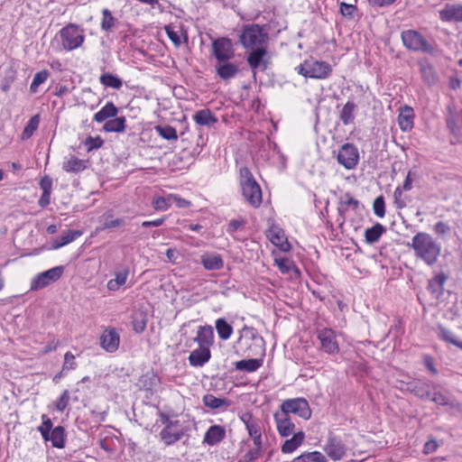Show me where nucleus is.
<instances>
[{"label": "nucleus", "mask_w": 462, "mask_h": 462, "mask_svg": "<svg viewBox=\"0 0 462 462\" xmlns=\"http://www.w3.org/2000/svg\"><path fill=\"white\" fill-rule=\"evenodd\" d=\"M211 358L210 348H206L202 346H199L197 349L193 350L189 357V363L191 366L194 367H202L205 364H207Z\"/></svg>", "instance_id": "5701e85b"}, {"label": "nucleus", "mask_w": 462, "mask_h": 462, "mask_svg": "<svg viewBox=\"0 0 462 462\" xmlns=\"http://www.w3.org/2000/svg\"><path fill=\"white\" fill-rule=\"evenodd\" d=\"M263 453L257 450L249 449L238 462H255Z\"/></svg>", "instance_id": "69168bd1"}, {"label": "nucleus", "mask_w": 462, "mask_h": 462, "mask_svg": "<svg viewBox=\"0 0 462 462\" xmlns=\"http://www.w3.org/2000/svg\"><path fill=\"white\" fill-rule=\"evenodd\" d=\"M356 11L357 7L355 5L346 4L345 2L340 4V13L344 17L347 19H353L354 13Z\"/></svg>", "instance_id": "680f3d73"}, {"label": "nucleus", "mask_w": 462, "mask_h": 462, "mask_svg": "<svg viewBox=\"0 0 462 462\" xmlns=\"http://www.w3.org/2000/svg\"><path fill=\"white\" fill-rule=\"evenodd\" d=\"M103 144H104V140L99 135H97L96 137L89 135L84 141V145L87 148V151L88 152L93 150L101 148Z\"/></svg>", "instance_id": "6e6d98bb"}, {"label": "nucleus", "mask_w": 462, "mask_h": 462, "mask_svg": "<svg viewBox=\"0 0 462 462\" xmlns=\"http://www.w3.org/2000/svg\"><path fill=\"white\" fill-rule=\"evenodd\" d=\"M318 338L321 343V348L328 354L338 352V344L336 340L335 332L331 328L318 329Z\"/></svg>", "instance_id": "2eb2a0df"}, {"label": "nucleus", "mask_w": 462, "mask_h": 462, "mask_svg": "<svg viewBox=\"0 0 462 462\" xmlns=\"http://www.w3.org/2000/svg\"><path fill=\"white\" fill-rule=\"evenodd\" d=\"M402 44L406 49L414 52L433 54L435 48L425 37L416 30H405L401 33Z\"/></svg>", "instance_id": "39448f33"}, {"label": "nucleus", "mask_w": 462, "mask_h": 462, "mask_svg": "<svg viewBox=\"0 0 462 462\" xmlns=\"http://www.w3.org/2000/svg\"><path fill=\"white\" fill-rule=\"evenodd\" d=\"M240 186L245 201L254 208H259L263 202L262 189L247 167L240 169Z\"/></svg>", "instance_id": "7ed1b4c3"}, {"label": "nucleus", "mask_w": 462, "mask_h": 462, "mask_svg": "<svg viewBox=\"0 0 462 462\" xmlns=\"http://www.w3.org/2000/svg\"><path fill=\"white\" fill-rule=\"evenodd\" d=\"M102 129L106 133H124L126 129V118L125 116H116L107 120Z\"/></svg>", "instance_id": "7c9ffc66"}, {"label": "nucleus", "mask_w": 462, "mask_h": 462, "mask_svg": "<svg viewBox=\"0 0 462 462\" xmlns=\"http://www.w3.org/2000/svg\"><path fill=\"white\" fill-rule=\"evenodd\" d=\"M358 207L359 201L353 198L349 192H346L339 200L337 208L338 214L344 217L348 208H352V209L356 210Z\"/></svg>", "instance_id": "4c0bfd02"}, {"label": "nucleus", "mask_w": 462, "mask_h": 462, "mask_svg": "<svg viewBox=\"0 0 462 462\" xmlns=\"http://www.w3.org/2000/svg\"><path fill=\"white\" fill-rule=\"evenodd\" d=\"M63 371L73 370L77 367L75 362V356L71 352H67L64 356V364L62 365Z\"/></svg>", "instance_id": "0e129e2a"}, {"label": "nucleus", "mask_w": 462, "mask_h": 462, "mask_svg": "<svg viewBox=\"0 0 462 462\" xmlns=\"http://www.w3.org/2000/svg\"><path fill=\"white\" fill-rule=\"evenodd\" d=\"M62 169L66 172L79 173L87 169V161L72 155L69 160L63 162Z\"/></svg>", "instance_id": "2f4dec72"}, {"label": "nucleus", "mask_w": 462, "mask_h": 462, "mask_svg": "<svg viewBox=\"0 0 462 462\" xmlns=\"http://www.w3.org/2000/svg\"><path fill=\"white\" fill-rule=\"evenodd\" d=\"M414 111L409 106L400 108L398 116V124L402 131L409 132L413 128Z\"/></svg>", "instance_id": "bb28decb"}, {"label": "nucleus", "mask_w": 462, "mask_h": 462, "mask_svg": "<svg viewBox=\"0 0 462 462\" xmlns=\"http://www.w3.org/2000/svg\"><path fill=\"white\" fill-rule=\"evenodd\" d=\"M40 124V115H34L30 118L27 125H25L23 131V139H28L30 138L33 133L37 130Z\"/></svg>", "instance_id": "8fccbe9b"}, {"label": "nucleus", "mask_w": 462, "mask_h": 462, "mask_svg": "<svg viewBox=\"0 0 462 462\" xmlns=\"http://www.w3.org/2000/svg\"><path fill=\"white\" fill-rule=\"evenodd\" d=\"M40 188L42 189V192L44 193H51L52 190V179L45 175L43 176L40 182H39Z\"/></svg>", "instance_id": "338daca9"}, {"label": "nucleus", "mask_w": 462, "mask_h": 462, "mask_svg": "<svg viewBox=\"0 0 462 462\" xmlns=\"http://www.w3.org/2000/svg\"><path fill=\"white\" fill-rule=\"evenodd\" d=\"M438 328L440 338L462 349V341H459L451 331L445 328L442 325H439Z\"/></svg>", "instance_id": "09e8293b"}, {"label": "nucleus", "mask_w": 462, "mask_h": 462, "mask_svg": "<svg viewBox=\"0 0 462 462\" xmlns=\"http://www.w3.org/2000/svg\"><path fill=\"white\" fill-rule=\"evenodd\" d=\"M50 76V72L47 69L37 72L31 83L30 91L31 93H36L41 84L44 83Z\"/></svg>", "instance_id": "3c124183"}, {"label": "nucleus", "mask_w": 462, "mask_h": 462, "mask_svg": "<svg viewBox=\"0 0 462 462\" xmlns=\"http://www.w3.org/2000/svg\"><path fill=\"white\" fill-rule=\"evenodd\" d=\"M203 404L212 410L220 409L222 407L227 408L230 406L231 402L226 398H217L211 393L203 396Z\"/></svg>", "instance_id": "f704fd0d"}, {"label": "nucleus", "mask_w": 462, "mask_h": 462, "mask_svg": "<svg viewBox=\"0 0 462 462\" xmlns=\"http://www.w3.org/2000/svg\"><path fill=\"white\" fill-rule=\"evenodd\" d=\"M215 69L217 76L223 80L235 78L239 71L238 66L229 60L217 61Z\"/></svg>", "instance_id": "b1692460"}, {"label": "nucleus", "mask_w": 462, "mask_h": 462, "mask_svg": "<svg viewBox=\"0 0 462 462\" xmlns=\"http://www.w3.org/2000/svg\"><path fill=\"white\" fill-rule=\"evenodd\" d=\"M201 263L206 270L217 271L223 267V260L219 254H205L201 258Z\"/></svg>", "instance_id": "a19ab883"}, {"label": "nucleus", "mask_w": 462, "mask_h": 462, "mask_svg": "<svg viewBox=\"0 0 462 462\" xmlns=\"http://www.w3.org/2000/svg\"><path fill=\"white\" fill-rule=\"evenodd\" d=\"M356 109V105L353 101H347L345 104L339 115V119L344 125H348L354 122Z\"/></svg>", "instance_id": "79ce46f5"}, {"label": "nucleus", "mask_w": 462, "mask_h": 462, "mask_svg": "<svg viewBox=\"0 0 462 462\" xmlns=\"http://www.w3.org/2000/svg\"><path fill=\"white\" fill-rule=\"evenodd\" d=\"M66 431L63 426H56L50 432L47 441H51L52 447L57 448H63L65 447Z\"/></svg>", "instance_id": "c756f323"}, {"label": "nucleus", "mask_w": 462, "mask_h": 462, "mask_svg": "<svg viewBox=\"0 0 462 462\" xmlns=\"http://www.w3.org/2000/svg\"><path fill=\"white\" fill-rule=\"evenodd\" d=\"M418 66L420 68V73L422 81L428 87L436 86L439 81V74L433 66V64L427 59L423 58L418 60Z\"/></svg>", "instance_id": "f8f14e48"}, {"label": "nucleus", "mask_w": 462, "mask_h": 462, "mask_svg": "<svg viewBox=\"0 0 462 462\" xmlns=\"http://www.w3.org/2000/svg\"><path fill=\"white\" fill-rule=\"evenodd\" d=\"M304 439L305 434L303 431L293 433V436L290 439L285 440V442L282 445V452L284 454L293 452L302 444Z\"/></svg>", "instance_id": "473e14b6"}, {"label": "nucleus", "mask_w": 462, "mask_h": 462, "mask_svg": "<svg viewBox=\"0 0 462 462\" xmlns=\"http://www.w3.org/2000/svg\"><path fill=\"white\" fill-rule=\"evenodd\" d=\"M69 402V392L68 390H64L60 394V398L55 402V408L59 411H63Z\"/></svg>", "instance_id": "bf43d9fd"}, {"label": "nucleus", "mask_w": 462, "mask_h": 462, "mask_svg": "<svg viewBox=\"0 0 462 462\" xmlns=\"http://www.w3.org/2000/svg\"><path fill=\"white\" fill-rule=\"evenodd\" d=\"M100 346L107 353H115L120 344V335L115 328H106L100 336Z\"/></svg>", "instance_id": "ddd939ff"}, {"label": "nucleus", "mask_w": 462, "mask_h": 462, "mask_svg": "<svg viewBox=\"0 0 462 462\" xmlns=\"http://www.w3.org/2000/svg\"><path fill=\"white\" fill-rule=\"evenodd\" d=\"M62 48L72 51L80 48L85 42V30L80 25L69 23L59 31Z\"/></svg>", "instance_id": "20e7f679"}, {"label": "nucleus", "mask_w": 462, "mask_h": 462, "mask_svg": "<svg viewBox=\"0 0 462 462\" xmlns=\"http://www.w3.org/2000/svg\"><path fill=\"white\" fill-rule=\"evenodd\" d=\"M263 365V361L261 359L251 358V359H243L235 363V367L239 371L245 372H254Z\"/></svg>", "instance_id": "37998d69"}, {"label": "nucleus", "mask_w": 462, "mask_h": 462, "mask_svg": "<svg viewBox=\"0 0 462 462\" xmlns=\"http://www.w3.org/2000/svg\"><path fill=\"white\" fill-rule=\"evenodd\" d=\"M281 413H293L299 417L308 420L311 416L309 402L303 398L287 399L281 404Z\"/></svg>", "instance_id": "6e6552de"}, {"label": "nucleus", "mask_w": 462, "mask_h": 462, "mask_svg": "<svg viewBox=\"0 0 462 462\" xmlns=\"http://www.w3.org/2000/svg\"><path fill=\"white\" fill-rule=\"evenodd\" d=\"M216 328L219 337L223 340L228 339L233 331L232 326L226 319H217Z\"/></svg>", "instance_id": "de8ad7c7"}, {"label": "nucleus", "mask_w": 462, "mask_h": 462, "mask_svg": "<svg viewBox=\"0 0 462 462\" xmlns=\"http://www.w3.org/2000/svg\"><path fill=\"white\" fill-rule=\"evenodd\" d=\"M433 389L434 393L433 394L430 393V398L429 400H431L436 404L441 406H447L450 404V399L448 395L444 394L441 392L436 391V386H433Z\"/></svg>", "instance_id": "4d7b16f0"}, {"label": "nucleus", "mask_w": 462, "mask_h": 462, "mask_svg": "<svg viewBox=\"0 0 462 462\" xmlns=\"http://www.w3.org/2000/svg\"><path fill=\"white\" fill-rule=\"evenodd\" d=\"M269 42V28L266 24H245L239 34V42L245 49L266 46Z\"/></svg>", "instance_id": "f03ea898"}, {"label": "nucleus", "mask_w": 462, "mask_h": 462, "mask_svg": "<svg viewBox=\"0 0 462 462\" xmlns=\"http://www.w3.org/2000/svg\"><path fill=\"white\" fill-rule=\"evenodd\" d=\"M118 108L113 102H107L98 112L94 115L93 120L97 123H103L116 117Z\"/></svg>", "instance_id": "c85d7f7f"}, {"label": "nucleus", "mask_w": 462, "mask_h": 462, "mask_svg": "<svg viewBox=\"0 0 462 462\" xmlns=\"http://www.w3.org/2000/svg\"><path fill=\"white\" fill-rule=\"evenodd\" d=\"M275 263L277 264V266L282 273L288 274L291 272H292L293 273L292 277H294V278L300 277V272L291 260H290L286 257L278 258V259H275Z\"/></svg>", "instance_id": "e433bc0d"}, {"label": "nucleus", "mask_w": 462, "mask_h": 462, "mask_svg": "<svg viewBox=\"0 0 462 462\" xmlns=\"http://www.w3.org/2000/svg\"><path fill=\"white\" fill-rule=\"evenodd\" d=\"M129 275V269L126 267L122 271L115 273V278L107 282V289L112 291L119 290V288L125 284Z\"/></svg>", "instance_id": "ea45409f"}, {"label": "nucleus", "mask_w": 462, "mask_h": 462, "mask_svg": "<svg viewBox=\"0 0 462 462\" xmlns=\"http://www.w3.org/2000/svg\"><path fill=\"white\" fill-rule=\"evenodd\" d=\"M431 383L429 381L413 380L405 383V390L421 400L430 398Z\"/></svg>", "instance_id": "dca6fc26"}, {"label": "nucleus", "mask_w": 462, "mask_h": 462, "mask_svg": "<svg viewBox=\"0 0 462 462\" xmlns=\"http://www.w3.org/2000/svg\"><path fill=\"white\" fill-rule=\"evenodd\" d=\"M184 436L183 430L173 431L171 430H162L160 438L166 446H171L180 440Z\"/></svg>", "instance_id": "c03bdc74"}, {"label": "nucleus", "mask_w": 462, "mask_h": 462, "mask_svg": "<svg viewBox=\"0 0 462 462\" xmlns=\"http://www.w3.org/2000/svg\"><path fill=\"white\" fill-rule=\"evenodd\" d=\"M305 462H327L326 457L319 451L303 453Z\"/></svg>", "instance_id": "052dcab7"}, {"label": "nucleus", "mask_w": 462, "mask_h": 462, "mask_svg": "<svg viewBox=\"0 0 462 462\" xmlns=\"http://www.w3.org/2000/svg\"><path fill=\"white\" fill-rule=\"evenodd\" d=\"M385 232L386 228L382 224L376 223L372 227L365 229V241L366 244L373 245L378 242Z\"/></svg>", "instance_id": "72a5a7b5"}, {"label": "nucleus", "mask_w": 462, "mask_h": 462, "mask_svg": "<svg viewBox=\"0 0 462 462\" xmlns=\"http://www.w3.org/2000/svg\"><path fill=\"white\" fill-rule=\"evenodd\" d=\"M274 420L276 423L277 430L282 437L286 438L293 433L295 424L292 422L290 415L276 412L274 414Z\"/></svg>", "instance_id": "412c9836"}, {"label": "nucleus", "mask_w": 462, "mask_h": 462, "mask_svg": "<svg viewBox=\"0 0 462 462\" xmlns=\"http://www.w3.org/2000/svg\"><path fill=\"white\" fill-rule=\"evenodd\" d=\"M439 18L443 22L462 23V5L446 4L439 11Z\"/></svg>", "instance_id": "aec40b11"}, {"label": "nucleus", "mask_w": 462, "mask_h": 462, "mask_svg": "<svg viewBox=\"0 0 462 462\" xmlns=\"http://www.w3.org/2000/svg\"><path fill=\"white\" fill-rule=\"evenodd\" d=\"M165 32L169 39L175 45V47H179L181 44L180 36L179 35V32L174 30L172 25H166Z\"/></svg>", "instance_id": "e2e57ef3"}, {"label": "nucleus", "mask_w": 462, "mask_h": 462, "mask_svg": "<svg viewBox=\"0 0 462 462\" xmlns=\"http://www.w3.org/2000/svg\"><path fill=\"white\" fill-rule=\"evenodd\" d=\"M267 236L270 241L282 251L288 252L291 250V246L285 237L284 231L278 226L273 225L271 226L267 231Z\"/></svg>", "instance_id": "f3484780"}, {"label": "nucleus", "mask_w": 462, "mask_h": 462, "mask_svg": "<svg viewBox=\"0 0 462 462\" xmlns=\"http://www.w3.org/2000/svg\"><path fill=\"white\" fill-rule=\"evenodd\" d=\"M324 450L333 460H340L345 457L346 448L338 437L330 434L324 447Z\"/></svg>", "instance_id": "4468645a"}, {"label": "nucleus", "mask_w": 462, "mask_h": 462, "mask_svg": "<svg viewBox=\"0 0 462 462\" xmlns=\"http://www.w3.org/2000/svg\"><path fill=\"white\" fill-rule=\"evenodd\" d=\"M152 208L157 211H165L171 206V199L168 197H157L152 201Z\"/></svg>", "instance_id": "5fc2aeb1"}, {"label": "nucleus", "mask_w": 462, "mask_h": 462, "mask_svg": "<svg viewBox=\"0 0 462 462\" xmlns=\"http://www.w3.org/2000/svg\"><path fill=\"white\" fill-rule=\"evenodd\" d=\"M99 221L102 224L101 230H114L125 226L126 219L125 217H114V211L112 209L105 212L100 217Z\"/></svg>", "instance_id": "4be33fe9"}, {"label": "nucleus", "mask_w": 462, "mask_h": 462, "mask_svg": "<svg viewBox=\"0 0 462 462\" xmlns=\"http://www.w3.org/2000/svg\"><path fill=\"white\" fill-rule=\"evenodd\" d=\"M83 232L81 230L67 229L60 236L53 240L51 245V249L57 250L62 246H65L81 236Z\"/></svg>", "instance_id": "393cba45"}, {"label": "nucleus", "mask_w": 462, "mask_h": 462, "mask_svg": "<svg viewBox=\"0 0 462 462\" xmlns=\"http://www.w3.org/2000/svg\"><path fill=\"white\" fill-rule=\"evenodd\" d=\"M64 267L60 265L51 268L36 275L31 282V290L37 291L45 288L51 282L58 281L63 274Z\"/></svg>", "instance_id": "1a4fd4ad"}, {"label": "nucleus", "mask_w": 462, "mask_h": 462, "mask_svg": "<svg viewBox=\"0 0 462 462\" xmlns=\"http://www.w3.org/2000/svg\"><path fill=\"white\" fill-rule=\"evenodd\" d=\"M246 61L253 71V77L254 79H256L257 69L265 71L269 69L272 63L266 46L253 48L247 54Z\"/></svg>", "instance_id": "0eeeda50"}, {"label": "nucleus", "mask_w": 462, "mask_h": 462, "mask_svg": "<svg viewBox=\"0 0 462 462\" xmlns=\"http://www.w3.org/2000/svg\"><path fill=\"white\" fill-rule=\"evenodd\" d=\"M37 430L41 433L42 439L47 441L50 432L53 430V423L46 414L42 415V424L37 428Z\"/></svg>", "instance_id": "603ef678"}, {"label": "nucleus", "mask_w": 462, "mask_h": 462, "mask_svg": "<svg viewBox=\"0 0 462 462\" xmlns=\"http://www.w3.org/2000/svg\"><path fill=\"white\" fill-rule=\"evenodd\" d=\"M407 246L414 252V256L423 261L427 265L432 266L437 262L441 253V245L426 232L417 233Z\"/></svg>", "instance_id": "f257e3e1"}, {"label": "nucleus", "mask_w": 462, "mask_h": 462, "mask_svg": "<svg viewBox=\"0 0 462 462\" xmlns=\"http://www.w3.org/2000/svg\"><path fill=\"white\" fill-rule=\"evenodd\" d=\"M193 120L197 125L208 127H211L218 122L217 117L208 108L198 110L193 115Z\"/></svg>", "instance_id": "cd10ccee"}, {"label": "nucleus", "mask_w": 462, "mask_h": 462, "mask_svg": "<svg viewBox=\"0 0 462 462\" xmlns=\"http://www.w3.org/2000/svg\"><path fill=\"white\" fill-rule=\"evenodd\" d=\"M155 131L161 137L167 141H176L178 139L177 131L173 126L160 125L155 126Z\"/></svg>", "instance_id": "49530a36"}, {"label": "nucleus", "mask_w": 462, "mask_h": 462, "mask_svg": "<svg viewBox=\"0 0 462 462\" xmlns=\"http://www.w3.org/2000/svg\"><path fill=\"white\" fill-rule=\"evenodd\" d=\"M374 213L379 217H383L385 215V202L383 195L375 198L373 203Z\"/></svg>", "instance_id": "13d9d810"}, {"label": "nucleus", "mask_w": 462, "mask_h": 462, "mask_svg": "<svg viewBox=\"0 0 462 462\" xmlns=\"http://www.w3.org/2000/svg\"><path fill=\"white\" fill-rule=\"evenodd\" d=\"M248 434L252 438L254 448V450H257L260 453H263V441H262V429L260 426V423L257 422L256 424H250L248 426Z\"/></svg>", "instance_id": "58836bf2"}, {"label": "nucleus", "mask_w": 462, "mask_h": 462, "mask_svg": "<svg viewBox=\"0 0 462 462\" xmlns=\"http://www.w3.org/2000/svg\"><path fill=\"white\" fill-rule=\"evenodd\" d=\"M433 230L438 236H444L450 231V226L443 221H439L434 225Z\"/></svg>", "instance_id": "774afa93"}, {"label": "nucleus", "mask_w": 462, "mask_h": 462, "mask_svg": "<svg viewBox=\"0 0 462 462\" xmlns=\"http://www.w3.org/2000/svg\"><path fill=\"white\" fill-rule=\"evenodd\" d=\"M299 74L305 78L317 79H328L332 74V67L329 63L321 60H306L297 68Z\"/></svg>", "instance_id": "423d86ee"}, {"label": "nucleus", "mask_w": 462, "mask_h": 462, "mask_svg": "<svg viewBox=\"0 0 462 462\" xmlns=\"http://www.w3.org/2000/svg\"><path fill=\"white\" fill-rule=\"evenodd\" d=\"M99 81L103 86L112 88L114 89H120L123 86V80L116 75L109 72L103 73L99 77Z\"/></svg>", "instance_id": "a18cd8bd"}, {"label": "nucleus", "mask_w": 462, "mask_h": 462, "mask_svg": "<svg viewBox=\"0 0 462 462\" xmlns=\"http://www.w3.org/2000/svg\"><path fill=\"white\" fill-rule=\"evenodd\" d=\"M118 24V20L113 16L111 11L107 8H104L102 10V20L100 23L101 30L109 32L116 29Z\"/></svg>", "instance_id": "c9c22d12"}, {"label": "nucleus", "mask_w": 462, "mask_h": 462, "mask_svg": "<svg viewBox=\"0 0 462 462\" xmlns=\"http://www.w3.org/2000/svg\"><path fill=\"white\" fill-rule=\"evenodd\" d=\"M337 162L347 170H353L359 162V152L356 146L353 143H346L343 144L337 156Z\"/></svg>", "instance_id": "9d476101"}, {"label": "nucleus", "mask_w": 462, "mask_h": 462, "mask_svg": "<svg viewBox=\"0 0 462 462\" xmlns=\"http://www.w3.org/2000/svg\"><path fill=\"white\" fill-rule=\"evenodd\" d=\"M448 280V275L443 272L436 274L432 279L429 280L427 291L431 295L432 299L439 300L444 291V284Z\"/></svg>", "instance_id": "6ab92c4d"}, {"label": "nucleus", "mask_w": 462, "mask_h": 462, "mask_svg": "<svg viewBox=\"0 0 462 462\" xmlns=\"http://www.w3.org/2000/svg\"><path fill=\"white\" fill-rule=\"evenodd\" d=\"M446 125L447 128L448 129L449 133L455 136L458 137L460 135V128L457 125L456 116L455 114L449 109V114L446 117Z\"/></svg>", "instance_id": "864d4df0"}, {"label": "nucleus", "mask_w": 462, "mask_h": 462, "mask_svg": "<svg viewBox=\"0 0 462 462\" xmlns=\"http://www.w3.org/2000/svg\"><path fill=\"white\" fill-rule=\"evenodd\" d=\"M212 55L217 61L230 60L235 56L232 41L227 37H219L212 42Z\"/></svg>", "instance_id": "9b49d317"}, {"label": "nucleus", "mask_w": 462, "mask_h": 462, "mask_svg": "<svg viewBox=\"0 0 462 462\" xmlns=\"http://www.w3.org/2000/svg\"><path fill=\"white\" fill-rule=\"evenodd\" d=\"M194 341L198 343L199 346L210 348L214 343V330L211 326L199 327L197 336Z\"/></svg>", "instance_id": "a878e982"}, {"label": "nucleus", "mask_w": 462, "mask_h": 462, "mask_svg": "<svg viewBox=\"0 0 462 462\" xmlns=\"http://www.w3.org/2000/svg\"><path fill=\"white\" fill-rule=\"evenodd\" d=\"M226 431L224 426L211 425L204 434L203 443L216 446L225 439Z\"/></svg>", "instance_id": "a211bd4d"}]
</instances>
